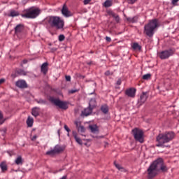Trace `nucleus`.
Segmentation results:
<instances>
[{
  "instance_id": "obj_47",
  "label": "nucleus",
  "mask_w": 179,
  "mask_h": 179,
  "mask_svg": "<svg viewBox=\"0 0 179 179\" xmlns=\"http://www.w3.org/2000/svg\"><path fill=\"white\" fill-rule=\"evenodd\" d=\"M121 83H122L121 79L117 80V85L120 86V85H121Z\"/></svg>"
},
{
  "instance_id": "obj_32",
  "label": "nucleus",
  "mask_w": 179,
  "mask_h": 179,
  "mask_svg": "<svg viewBox=\"0 0 179 179\" xmlns=\"http://www.w3.org/2000/svg\"><path fill=\"white\" fill-rule=\"evenodd\" d=\"M116 169H117V170H119V171H125V169L124 167H122L121 165H120L119 164H117V162L114 163Z\"/></svg>"
},
{
  "instance_id": "obj_43",
  "label": "nucleus",
  "mask_w": 179,
  "mask_h": 179,
  "mask_svg": "<svg viewBox=\"0 0 179 179\" xmlns=\"http://www.w3.org/2000/svg\"><path fill=\"white\" fill-rule=\"evenodd\" d=\"M5 81H6L5 78H1L0 79V85H2V83H5Z\"/></svg>"
},
{
  "instance_id": "obj_49",
  "label": "nucleus",
  "mask_w": 179,
  "mask_h": 179,
  "mask_svg": "<svg viewBox=\"0 0 179 179\" xmlns=\"http://www.w3.org/2000/svg\"><path fill=\"white\" fill-rule=\"evenodd\" d=\"M27 62H28L27 59H24L22 61V64H27Z\"/></svg>"
},
{
  "instance_id": "obj_41",
  "label": "nucleus",
  "mask_w": 179,
  "mask_h": 179,
  "mask_svg": "<svg viewBox=\"0 0 179 179\" xmlns=\"http://www.w3.org/2000/svg\"><path fill=\"white\" fill-rule=\"evenodd\" d=\"M179 0H172L171 3L172 5H176L177 2H178Z\"/></svg>"
},
{
  "instance_id": "obj_30",
  "label": "nucleus",
  "mask_w": 179,
  "mask_h": 179,
  "mask_svg": "<svg viewBox=\"0 0 179 179\" xmlns=\"http://www.w3.org/2000/svg\"><path fill=\"white\" fill-rule=\"evenodd\" d=\"M101 110L103 114H107L108 113V106L107 105H103L101 107Z\"/></svg>"
},
{
  "instance_id": "obj_7",
  "label": "nucleus",
  "mask_w": 179,
  "mask_h": 179,
  "mask_svg": "<svg viewBox=\"0 0 179 179\" xmlns=\"http://www.w3.org/2000/svg\"><path fill=\"white\" fill-rule=\"evenodd\" d=\"M134 139L140 143H143V131L138 128H135L132 130Z\"/></svg>"
},
{
  "instance_id": "obj_15",
  "label": "nucleus",
  "mask_w": 179,
  "mask_h": 179,
  "mask_svg": "<svg viewBox=\"0 0 179 179\" xmlns=\"http://www.w3.org/2000/svg\"><path fill=\"white\" fill-rule=\"evenodd\" d=\"M148 100V94L147 92H143V94L140 96V100H138V103L142 105Z\"/></svg>"
},
{
  "instance_id": "obj_46",
  "label": "nucleus",
  "mask_w": 179,
  "mask_h": 179,
  "mask_svg": "<svg viewBox=\"0 0 179 179\" xmlns=\"http://www.w3.org/2000/svg\"><path fill=\"white\" fill-rule=\"evenodd\" d=\"M106 41H108V43H110L111 41V38L108 37V36H106Z\"/></svg>"
},
{
  "instance_id": "obj_38",
  "label": "nucleus",
  "mask_w": 179,
  "mask_h": 179,
  "mask_svg": "<svg viewBox=\"0 0 179 179\" xmlns=\"http://www.w3.org/2000/svg\"><path fill=\"white\" fill-rule=\"evenodd\" d=\"M2 124H3V115L0 111V125H2Z\"/></svg>"
},
{
  "instance_id": "obj_24",
  "label": "nucleus",
  "mask_w": 179,
  "mask_h": 179,
  "mask_svg": "<svg viewBox=\"0 0 179 179\" xmlns=\"http://www.w3.org/2000/svg\"><path fill=\"white\" fill-rule=\"evenodd\" d=\"M15 164H17V166H20V165L23 164V158H22V156H18L15 159Z\"/></svg>"
},
{
  "instance_id": "obj_50",
  "label": "nucleus",
  "mask_w": 179,
  "mask_h": 179,
  "mask_svg": "<svg viewBox=\"0 0 179 179\" xmlns=\"http://www.w3.org/2000/svg\"><path fill=\"white\" fill-rule=\"evenodd\" d=\"M36 138H37V136H34L33 138H32V141H34V140L36 139Z\"/></svg>"
},
{
  "instance_id": "obj_20",
  "label": "nucleus",
  "mask_w": 179,
  "mask_h": 179,
  "mask_svg": "<svg viewBox=\"0 0 179 179\" xmlns=\"http://www.w3.org/2000/svg\"><path fill=\"white\" fill-rule=\"evenodd\" d=\"M31 114L34 117H36L40 115V108L38 107H34L31 110Z\"/></svg>"
},
{
  "instance_id": "obj_19",
  "label": "nucleus",
  "mask_w": 179,
  "mask_h": 179,
  "mask_svg": "<svg viewBox=\"0 0 179 179\" xmlns=\"http://www.w3.org/2000/svg\"><path fill=\"white\" fill-rule=\"evenodd\" d=\"M89 129H90L92 134H99V127L96 124H90L89 126Z\"/></svg>"
},
{
  "instance_id": "obj_11",
  "label": "nucleus",
  "mask_w": 179,
  "mask_h": 179,
  "mask_svg": "<svg viewBox=\"0 0 179 179\" xmlns=\"http://www.w3.org/2000/svg\"><path fill=\"white\" fill-rule=\"evenodd\" d=\"M15 86L19 89H26L27 87V83L24 80H18L15 82Z\"/></svg>"
},
{
  "instance_id": "obj_3",
  "label": "nucleus",
  "mask_w": 179,
  "mask_h": 179,
  "mask_svg": "<svg viewBox=\"0 0 179 179\" xmlns=\"http://www.w3.org/2000/svg\"><path fill=\"white\" fill-rule=\"evenodd\" d=\"M47 20L51 27H55L57 30L64 29V26L65 25L64 20L58 16H50L47 18Z\"/></svg>"
},
{
  "instance_id": "obj_29",
  "label": "nucleus",
  "mask_w": 179,
  "mask_h": 179,
  "mask_svg": "<svg viewBox=\"0 0 179 179\" xmlns=\"http://www.w3.org/2000/svg\"><path fill=\"white\" fill-rule=\"evenodd\" d=\"M16 73H17V75H21L22 76H26V75H27V72H26L23 69H18V70H17L16 71Z\"/></svg>"
},
{
  "instance_id": "obj_37",
  "label": "nucleus",
  "mask_w": 179,
  "mask_h": 179,
  "mask_svg": "<svg viewBox=\"0 0 179 179\" xmlns=\"http://www.w3.org/2000/svg\"><path fill=\"white\" fill-rule=\"evenodd\" d=\"M150 76H151V75L149 73L145 74L144 76H143V79L144 80H148V79H150Z\"/></svg>"
},
{
  "instance_id": "obj_22",
  "label": "nucleus",
  "mask_w": 179,
  "mask_h": 179,
  "mask_svg": "<svg viewBox=\"0 0 179 179\" xmlns=\"http://www.w3.org/2000/svg\"><path fill=\"white\" fill-rule=\"evenodd\" d=\"M34 122V120L33 119V117L29 116L27 120V127H29V128H31V127H33Z\"/></svg>"
},
{
  "instance_id": "obj_12",
  "label": "nucleus",
  "mask_w": 179,
  "mask_h": 179,
  "mask_svg": "<svg viewBox=\"0 0 179 179\" xmlns=\"http://www.w3.org/2000/svg\"><path fill=\"white\" fill-rule=\"evenodd\" d=\"M76 129L78 130V132H80V134H83L85 132L86 129L85 128V127L83 125H82V123L79 121H76L74 122Z\"/></svg>"
},
{
  "instance_id": "obj_18",
  "label": "nucleus",
  "mask_w": 179,
  "mask_h": 179,
  "mask_svg": "<svg viewBox=\"0 0 179 179\" xmlns=\"http://www.w3.org/2000/svg\"><path fill=\"white\" fill-rule=\"evenodd\" d=\"M108 15L110 16H112V17H113L116 22V23H120V16L118 15V14H116L115 13L113 12V11H109L108 12Z\"/></svg>"
},
{
  "instance_id": "obj_40",
  "label": "nucleus",
  "mask_w": 179,
  "mask_h": 179,
  "mask_svg": "<svg viewBox=\"0 0 179 179\" xmlns=\"http://www.w3.org/2000/svg\"><path fill=\"white\" fill-rule=\"evenodd\" d=\"M65 78L67 82H71V76H66Z\"/></svg>"
},
{
  "instance_id": "obj_27",
  "label": "nucleus",
  "mask_w": 179,
  "mask_h": 179,
  "mask_svg": "<svg viewBox=\"0 0 179 179\" xmlns=\"http://www.w3.org/2000/svg\"><path fill=\"white\" fill-rule=\"evenodd\" d=\"M8 16L10 17H16V16H19V13L15 10H11L8 14Z\"/></svg>"
},
{
  "instance_id": "obj_52",
  "label": "nucleus",
  "mask_w": 179,
  "mask_h": 179,
  "mask_svg": "<svg viewBox=\"0 0 179 179\" xmlns=\"http://www.w3.org/2000/svg\"><path fill=\"white\" fill-rule=\"evenodd\" d=\"M57 133H58V135H59V130H58Z\"/></svg>"
},
{
  "instance_id": "obj_36",
  "label": "nucleus",
  "mask_w": 179,
  "mask_h": 179,
  "mask_svg": "<svg viewBox=\"0 0 179 179\" xmlns=\"http://www.w3.org/2000/svg\"><path fill=\"white\" fill-rule=\"evenodd\" d=\"M65 131H66V132H68L67 134V136H70L69 135V132H71V129H69V127H68V125L65 124L64 127Z\"/></svg>"
},
{
  "instance_id": "obj_53",
  "label": "nucleus",
  "mask_w": 179,
  "mask_h": 179,
  "mask_svg": "<svg viewBox=\"0 0 179 179\" xmlns=\"http://www.w3.org/2000/svg\"><path fill=\"white\" fill-rule=\"evenodd\" d=\"M106 179H107V178H106Z\"/></svg>"
},
{
  "instance_id": "obj_25",
  "label": "nucleus",
  "mask_w": 179,
  "mask_h": 179,
  "mask_svg": "<svg viewBox=\"0 0 179 179\" xmlns=\"http://www.w3.org/2000/svg\"><path fill=\"white\" fill-rule=\"evenodd\" d=\"M89 107L93 110L94 107H96V99L92 98L90 99L89 103Z\"/></svg>"
},
{
  "instance_id": "obj_6",
  "label": "nucleus",
  "mask_w": 179,
  "mask_h": 179,
  "mask_svg": "<svg viewBox=\"0 0 179 179\" xmlns=\"http://www.w3.org/2000/svg\"><path fill=\"white\" fill-rule=\"evenodd\" d=\"M176 52L175 48H170L159 52V57L161 59H169L170 57L174 55Z\"/></svg>"
},
{
  "instance_id": "obj_51",
  "label": "nucleus",
  "mask_w": 179,
  "mask_h": 179,
  "mask_svg": "<svg viewBox=\"0 0 179 179\" xmlns=\"http://www.w3.org/2000/svg\"><path fill=\"white\" fill-rule=\"evenodd\" d=\"M87 64H88V65H92V62H87Z\"/></svg>"
},
{
  "instance_id": "obj_14",
  "label": "nucleus",
  "mask_w": 179,
  "mask_h": 179,
  "mask_svg": "<svg viewBox=\"0 0 179 179\" xmlns=\"http://www.w3.org/2000/svg\"><path fill=\"white\" fill-rule=\"evenodd\" d=\"M92 113H93V109L92 108H90V106H88V108H86L85 109H84V110L82 111L81 115L82 117H87L90 115Z\"/></svg>"
},
{
  "instance_id": "obj_4",
  "label": "nucleus",
  "mask_w": 179,
  "mask_h": 179,
  "mask_svg": "<svg viewBox=\"0 0 179 179\" xmlns=\"http://www.w3.org/2000/svg\"><path fill=\"white\" fill-rule=\"evenodd\" d=\"M40 15V9L38 8H29L24 10V13L22 14V17L26 19H36L37 16Z\"/></svg>"
},
{
  "instance_id": "obj_31",
  "label": "nucleus",
  "mask_w": 179,
  "mask_h": 179,
  "mask_svg": "<svg viewBox=\"0 0 179 179\" xmlns=\"http://www.w3.org/2000/svg\"><path fill=\"white\" fill-rule=\"evenodd\" d=\"M132 48L134 50H138V51H141V50H142V47L139 45V43H134L132 45Z\"/></svg>"
},
{
  "instance_id": "obj_44",
  "label": "nucleus",
  "mask_w": 179,
  "mask_h": 179,
  "mask_svg": "<svg viewBox=\"0 0 179 179\" xmlns=\"http://www.w3.org/2000/svg\"><path fill=\"white\" fill-rule=\"evenodd\" d=\"M92 0H84V5H87Z\"/></svg>"
},
{
  "instance_id": "obj_2",
  "label": "nucleus",
  "mask_w": 179,
  "mask_h": 179,
  "mask_svg": "<svg viewBox=\"0 0 179 179\" xmlns=\"http://www.w3.org/2000/svg\"><path fill=\"white\" fill-rule=\"evenodd\" d=\"M159 27L157 19L150 20L148 24L144 26V34L152 38L155 35V30Z\"/></svg>"
},
{
  "instance_id": "obj_34",
  "label": "nucleus",
  "mask_w": 179,
  "mask_h": 179,
  "mask_svg": "<svg viewBox=\"0 0 179 179\" xmlns=\"http://www.w3.org/2000/svg\"><path fill=\"white\" fill-rule=\"evenodd\" d=\"M0 169H1L2 171H6L8 170V166L4 162L0 164Z\"/></svg>"
},
{
  "instance_id": "obj_35",
  "label": "nucleus",
  "mask_w": 179,
  "mask_h": 179,
  "mask_svg": "<svg viewBox=\"0 0 179 179\" xmlns=\"http://www.w3.org/2000/svg\"><path fill=\"white\" fill-rule=\"evenodd\" d=\"M36 103H38V104H46L47 101H45V100L44 99H36Z\"/></svg>"
},
{
  "instance_id": "obj_16",
  "label": "nucleus",
  "mask_w": 179,
  "mask_h": 179,
  "mask_svg": "<svg viewBox=\"0 0 179 179\" xmlns=\"http://www.w3.org/2000/svg\"><path fill=\"white\" fill-rule=\"evenodd\" d=\"M41 71L43 75H47V72H48V63H43L41 66Z\"/></svg>"
},
{
  "instance_id": "obj_39",
  "label": "nucleus",
  "mask_w": 179,
  "mask_h": 179,
  "mask_svg": "<svg viewBox=\"0 0 179 179\" xmlns=\"http://www.w3.org/2000/svg\"><path fill=\"white\" fill-rule=\"evenodd\" d=\"M65 40V36L64 34L59 36V41H64Z\"/></svg>"
},
{
  "instance_id": "obj_42",
  "label": "nucleus",
  "mask_w": 179,
  "mask_h": 179,
  "mask_svg": "<svg viewBox=\"0 0 179 179\" xmlns=\"http://www.w3.org/2000/svg\"><path fill=\"white\" fill-rule=\"evenodd\" d=\"M76 92H78L77 90H71L69 91V93L72 94L73 93H76Z\"/></svg>"
},
{
  "instance_id": "obj_28",
  "label": "nucleus",
  "mask_w": 179,
  "mask_h": 179,
  "mask_svg": "<svg viewBox=\"0 0 179 179\" xmlns=\"http://www.w3.org/2000/svg\"><path fill=\"white\" fill-rule=\"evenodd\" d=\"M127 22H129V23H136V22H138V17H127Z\"/></svg>"
},
{
  "instance_id": "obj_9",
  "label": "nucleus",
  "mask_w": 179,
  "mask_h": 179,
  "mask_svg": "<svg viewBox=\"0 0 179 179\" xmlns=\"http://www.w3.org/2000/svg\"><path fill=\"white\" fill-rule=\"evenodd\" d=\"M157 167L159 170H161L164 173H166L169 170V168L164 164V162H163V159L159 158L157 160H155Z\"/></svg>"
},
{
  "instance_id": "obj_23",
  "label": "nucleus",
  "mask_w": 179,
  "mask_h": 179,
  "mask_svg": "<svg viewBox=\"0 0 179 179\" xmlns=\"http://www.w3.org/2000/svg\"><path fill=\"white\" fill-rule=\"evenodd\" d=\"M15 34H17V33H21V31H23V24H19L15 27Z\"/></svg>"
},
{
  "instance_id": "obj_21",
  "label": "nucleus",
  "mask_w": 179,
  "mask_h": 179,
  "mask_svg": "<svg viewBox=\"0 0 179 179\" xmlns=\"http://www.w3.org/2000/svg\"><path fill=\"white\" fill-rule=\"evenodd\" d=\"M54 149L56 154H57L61 153V152H64L65 148L59 145H57L54 147Z\"/></svg>"
},
{
  "instance_id": "obj_33",
  "label": "nucleus",
  "mask_w": 179,
  "mask_h": 179,
  "mask_svg": "<svg viewBox=\"0 0 179 179\" xmlns=\"http://www.w3.org/2000/svg\"><path fill=\"white\" fill-rule=\"evenodd\" d=\"M46 155L48 156H54V155H57V152H55V148H53L50 150L47 151Z\"/></svg>"
},
{
  "instance_id": "obj_5",
  "label": "nucleus",
  "mask_w": 179,
  "mask_h": 179,
  "mask_svg": "<svg viewBox=\"0 0 179 179\" xmlns=\"http://www.w3.org/2000/svg\"><path fill=\"white\" fill-rule=\"evenodd\" d=\"M148 178L152 179L155 178V176H157L159 169L156 164V161H154L148 167Z\"/></svg>"
},
{
  "instance_id": "obj_13",
  "label": "nucleus",
  "mask_w": 179,
  "mask_h": 179,
  "mask_svg": "<svg viewBox=\"0 0 179 179\" xmlns=\"http://www.w3.org/2000/svg\"><path fill=\"white\" fill-rule=\"evenodd\" d=\"M136 94V89L135 88H129L125 91V94L128 96V97H135V94Z\"/></svg>"
},
{
  "instance_id": "obj_10",
  "label": "nucleus",
  "mask_w": 179,
  "mask_h": 179,
  "mask_svg": "<svg viewBox=\"0 0 179 179\" xmlns=\"http://www.w3.org/2000/svg\"><path fill=\"white\" fill-rule=\"evenodd\" d=\"M61 12L64 17H71L72 16V13L68 9L66 4L63 5Z\"/></svg>"
},
{
  "instance_id": "obj_1",
  "label": "nucleus",
  "mask_w": 179,
  "mask_h": 179,
  "mask_svg": "<svg viewBox=\"0 0 179 179\" xmlns=\"http://www.w3.org/2000/svg\"><path fill=\"white\" fill-rule=\"evenodd\" d=\"M174 138H176V133L173 131H166L159 134L156 138V141L157 142V146L158 148L164 146V144L169 143V142L173 141Z\"/></svg>"
},
{
  "instance_id": "obj_8",
  "label": "nucleus",
  "mask_w": 179,
  "mask_h": 179,
  "mask_svg": "<svg viewBox=\"0 0 179 179\" xmlns=\"http://www.w3.org/2000/svg\"><path fill=\"white\" fill-rule=\"evenodd\" d=\"M51 103H53L55 106H57L59 108H62V110H67L68 103L66 102H64L59 99H55L51 97L50 99Z\"/></svg>"
},
{
  "instance_id": "obj_17",
  "label": "nucleus",
  "mask_w": 179,
  "mask_h": 179,
  "mask_svg": "<svg viewBox=\"0 0 179 179\" xmlns=\"http://www.w3.org/2000/svg\"><path fill=\"white\" fill-rule=\"evenodd\" d=\"M72 134L74 139L76 140V142H77L78 145H83V143L82 142V139L78 137V133L76 131H73Z\"/></svg>"
},
{
  "instance_id": "obj_45",
  "label": "nucleus",
  "mask_w": 179,
  "mask_h": 179,
  "mask_svg": "<svg viewBox=\"0 0 179 179\" xmlns=\"http://www.w3.org/2000/svg\"><path fill=\"white\" fill-rule=\"evenodd\" d=\"M137 0H129V3H135V2Z\"/></svg>"
},
{
  "instance_id": "obj_26",
  "label": "nucleus",
  "mask_w": 179,
  "mask_h": 179,
  "mask_svg": "<svg viewBox=\"0 0 179 179\" xmlns=\"http://www.w3.org/2000/svg\"><path fill=\"white\" fill-rule=\"evenodd\" d=\"M103 5L104 8H110L113 6V0H106Z\"/></svg>"
},
{
  "instance_id": "obj_48",
  "label": "nucleus",
  "mask_w": 179,
  "mask_h": 179,
  "mask_svg": "<svg viewBox=\"0 0 179 179\" xmlns=\"http://www.w3.org/2000/svg\"><path fill=\"white\" fill-rule=\"evenodd\" d=\"M110 71H107L106 73H105V75L106 76H109V75H110Z\"/></svg>"
}]
</instances>
